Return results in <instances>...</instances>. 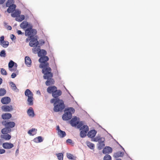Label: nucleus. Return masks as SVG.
Segmentation results:
<instances>
[{"mask_svg":"<svg viewBox=\"0 0 160 160\" xmlns=\"http://www.w3.org/2000/svg\"><path fill=\"white\" fill-rule=\"evenodd\" d=\"M72 141L71 139H68L66 141V142L67 143H72Z\"/></svg>","mask_w":160,"mask_h":160,"instance_id":"54","label":"nucleus"},{"mask_svg":"<svg viewBox=\"0 0 160 160\" xmlns=\"http://www.w3.org/2000/svg\"><path fill=\"white\" fill-rule=\"evenodd\" d=\"M83 126V123L82 122H78V124H77L76 126L77 128H79L80 129V128H82Z\"/></svg>","mask_w":160,"mask_h":160,"instance_id":"40","label":"nucleus"},{"mask_svg":"<svg viewBox=\"0 0 160 160\" xmlns=\"http://www.w3.org/2000/svg\"><path fill=\"white\" fill-rule=\"evenodd\" d=\"M57 130L58 131V132H59V131L60 130H61L60 128H59V127L58 126L57 127Z\"/></svg>","mask_w":160,"mask_h":160,"instance_id":"57","label":"nucleus"},{"mask_svg":"<svg viewBox=\"0 0 160 160\" xmlns=\"http://www.w3.org/2000/svg\"><path fill=\"white\" fill-rule=\"evenodd\" d=\"M57 89V87L55 86H53L48 87L47 89V91L49 93H52H52Z\"/></svg>","mask_w":160,"mask_h":160,"instance_id":"14","label":"nucleus"},{"mask_svg":"<svg viewBox=\"0 0 160 160\" xmlns=\"http://www.w3.org/2000/svg\"><path fill=\"white\" fill-rule=\"evenodd\" d=\"M10 85L12 89L14 90H16L17 88L15 84L13 82H10Z\"/></svg>","mask_w":160,"mask_h":160,"instance_id":"39","label":"nucleus"},{"mask_svg":"<svg viewBox=\"0 0 160 160\" xmlns=\"http://www.w3.org/2000/svg\"><path fill=\"white\" fill-rule=\"evenodd\" d=\"M37 94H39V95H41V93H40V91H37Z\"/></svg>","mask_w":160,"mask_h":160,"instance_id":"59","label":"nucleus"},{"mask_svg":"<svg viewBox=\"0 0 160 160\" xmlns=\"http://www.w3.org/2000/svg\"><path fill=\"white\" fill-rule=\"evenodd\" d=\"M6 0H0V4H3L5 1Z\"/></svg>","mask_w":160,"mask_h":160,"instance_id":"56","label":"nucleus"},{"mask_svg":"<svg viewBox=\"0 0 160 160\" xmlns=\"http://www.w3.org/2000/svg\"><path fill=\"white\" fill-rule=\"evenodd\" d=\"M105 146V144L104 143L103 141H101L99 142V145L98 146V148L100 150L102 149Z\"/></svg>","mask_w":160,"mask_h":160,"instance_id":"35","label":"nucleus"},{"mask_svg":"<svg viewBox=\"0 0 160 160\" xmlns=\"http://www.w3.org/2000/svg\"><path fill=\"white\" fill-rule=\"evenodd\" d=\"M31 40L29 43V45L31 47H34L38 44V42L36 38L32 37L31 38Z\"/></svg>","mask_w":160,"mask_h":160,"instance_id":"10","label":"nucleus"},{"mask_svg":"<svg viewBox=\"0 0 160 160\" xmlns=\"http://www.w3.org/2000/svg\"><path fill=\"white\" fill-rule=\"evenodd\" d=\"M47 54V52L43 49L40 50L38 53L39 57L45 56Z\"/></svg>","mask_w":160,"mask_h":160,"instance_id":"25","label":"nucleus"},{"mask_svg":"<svg viewBox=\"0 0 160 160\" xmlns=\"http://www.w3.org/2000/svg\"><path fill=\"white\" fill-rule=\"evenodd\" d=\"M20 27L22 28L25 29L30 27V26L27 22L24 21L21 23Z\"/></svg>","mask_w":160,"mask_h":160,"instance_id":"21","label":"nucleus"},{"mask_svg":"<svg viewBox=\"0 0 160 160\" xmlns=\"http://www.w3.org/2000/svg\"><path fill=\"white\" fill-rule=\"evenodd\" d=\"M25 18V16L24 15L20 14L15 18L16 21L21 22Z\"/></svg>","mask_w":160,"mask_h":160,"instance_id":"28","label":"nucleus"},{"mask_svg":"<svg viewBox=\"0 0 160 160\" xmlns=\"http://www.w3.org/2000/svg\"><path fill=\"white\" fill-rule=\"evenodd\" d=\"M78 121H77V118L76 117L72 118L71 120L70 123L72 127H76L77 124H78Z\"/></svg>","mask_w":160,"mask_h":160,"instance_id":"16","label":"nucleus"},{"mask_svg":"<svg viewBox=\"0 0 160 160\" xmlns=\"http://www.w3.org/2000/svg\"><path fill=\"white\" fill-rule=\"evenodd\" d=\"M54 111L55 112L62 111L65 108V105L62 100L56 99V100L54 103Z\"/></svg>","mask_w":160,"mask_h":160,"instance_id":"2","label":"nucleus"},{"mask_svg":"<svg viewBox=\"0 0 160 160\" xmlns=\"http://www.w3.org/2000/svg\"><path fill=\"white\" fill-rule=\"evenodd\" d=\"M56 155L59 160H63V154L62 153L56 154Z\"/></svg>","mask_w":160,"mask_h":160,"instance_id":"34","label":"nucleus"},{"mask_svg":"<svg viewBox=\"0 0 160 160\" xmlns=\"http://www.w3.org/2000/svg\"><path fill=\"white\" fill-rule=\"evenodd\" d=\"M14 0H8L7 1V2L6 3V6L7 7H8L9 6H7V3H8V4L9 5L11 6V5H13V4H14Z\"/></svg>","mask_w":160,"mask_h":160,"instance_id":"37","label":"nucleus"},{"mask_svg":"<svg viewBox=\"0 0 160 160\" xmlns=\"http://www.w3.org/2000/svg\"><path fill=\"white\" fill-rule=\"evenodd\" d=\"M14 62L12 61H11L8 63V67L9 68H12L14 66Z\"/></svg>","mask_w":160,"mask_h":160,"instance_id":"43","label":"nucleus"},{"mask_svg":"<svg viewBox=\"0 0 160 160\" xmlns=\"http://www.w3.org/2000/svg\"><path fill=\"white\" fill-rule=\"evenodd\" d=\"M2 46L4 48L7 47L9 45V42L8 41H4L3 42L1 43Z\"/></svg>","mask_w":160,"mask_h":160,"instance_id":"38","label":"nucleus"},{"mask_svg":"<svg viewBox=\"0 0 160 160\" xmlns=\"http://www.w3.org/2000/svg\"><path fill=\"white\" fill-rule=\"evenodd\" d=\"M2 124L3 126L7 128H13L15 125V123L13 122H7L6 120H3L2 122Z\"/></svg>","mask_w":160,"mask_h":160,"instance_id":"8","label":"nucleus"},{"mask_svg":"<svg viewBox=\"0 0 160 160\" xmlns=\"http://www.w3.org/2000/svg\"><path fill=\"white\" fill-rule=\"evenodd\" d=\"M16 76V74L15 73H13L11 75V77L12 78H14Z\"/></svg>","mask_w":160,"mask_h":160,"instance_id":"51","label":"nucleus"},{"mask_svg":"<svg viewBox=\"0 0 160 160\" xmlns=\"http://www.w3.org/2000/svg\"><path fill=\"white\" fill-rule=\"evenodd\" d=\"M16 69H17L16 67H15V68H10V69H9L10 71L12 72L15 71L16 70Z\"/></svg>","mask_w":160,"mask_h":160,"instance_id":"53","label":"nucleus"},{"mask_svg":"<svg viewBox=\"0 0 160 160\" xmlns=\"http://www.w3.org/2000/svg\"><path fill=\"white\" fill-rule=\"evenodd\" d=\"M66 112L63 114L62 119L63 120L67 121L71 119L72 117V114L75 112L74 109L72 107L68 108L66 109Z\"/></svg>","mask_w":160,"mask_h":160,"instance_id":"4","label":"nucleus"},{"mask_svg":"<svg viewBox=\"0 0 160 160\" xmlns=\"http://www.w3.org/2000/svg\"><path fill=\"white\" fill-rule=\"evenodd\" d=\"M6 55L5 51L4 50L1 51L0 52V56L1 57H5L6 56Z\"/></svg>","mask_w":160,"mask_h":160,"instance_id":"42","label":"nucleus"},{"mask_svg":"<svg viewBox=\"0 0 160 160\" xmlns=\"http://www.w3.org/2000/svg\"><path fill=\"white\" fill-rule=\"evenodd\" d=\"M2 146L5 149H10L13 148L14 145L10 142H6L2 144Z\"/></svg>","mask_w":160,"mask_h":160,"instance_id":"11","label":"nucleus"},{"mask_svg":"<svg viewBox=\"0 0 160 160\" xmlns=\"http://www.w3.org/2000/svg\"><path fill=\"white\" fill-rule=\"evenodd\" d=\"M17 33L18 35H20V34H24L23 32H22L21 31L19 30H17Z\"/></svg>","mask_w":160,"mask_h":160,"instance_id":"50","label":"nucleus"},{"mask_svg":"<svg viewBox=\"0 0 160 160\" xmlns=\"http://www.w3.org/2000/svg\"><path fill=\"white\" fill-rule=\"evenodd\" d=\"M12 115L10 113H5L2 114V118L4 120L9 119L12 117Z\"/></svg>","mask_w":160,"mask_h":160,"instance_id":"18","label":"nucleus"},{"mask_svg":"<svg viewBox=\"0 0 160 160\" xmlns=\"http://www.w3.org/2000/svg\"><path fill=\"white\" fill-rule=\"evenodd\" d=\"M103 160H111V157L110 155H106L104 157Z\"/></svg>","mask_w":160,"mask_h":160,"instance_id":"41","label":"nucleus"},{"mask_svg":"<svg viewBox=\"0 0 160 160\" xmlns=\"http://www.w3.org/2000/svg\"><path fill=\"white\" fill-rule=\"evenodd\" d=\"M5 152V150L4 149H0V154L4 153Z\"/></svg>","mask_w":160,"mask_h":160,"instance_id":"49","label":"nucleus"},{"mask_svg":"<svg viewBox=\"0 0 160 160\" xmlns=\"http://www.w3.org/2000/svg\"><path fill=\"white\" fill-rule=\"evenodd\" d=\"M1 73L3 75H7V73L6 70L3 68H1Z\"/></svg>","mask_w":160,"mask_h":160,"instance_id":"44","label":"nucleus"},{"mask_svg":"<svg viewBox=\"0 0 160 160\" xmlns=\"http://www.w3.org/2000/svg\"><path fill=\"white\" fill-rule=\"evenodd\" d=\"M32 49V52L33 53L36 54L38 53L39 51L40 50V47L39 46L36 45Z\"/></svg>","mask_w":160,"mask_h":160,"instance_id":"29","label":"nucleus"},{"mask_svg":"<svg viewBox=\"0 0 160 160\" xmlns=\"http://www.w3.org/2000/svg\"><path fill=\"white\" fill-rule=\"evenodd\" d=\"M1 109L2 111L5 112H9L13 110V108L11 105H3L2 106Z\"/></svg>","mask_w":160,"mask_h":160,"instance_id":"9","label":"nucleus"},{"mask_svg":"<svg viewBox=\"0 0 160 160\" xmlns=\"http://www.w3.org/2000/svg\"><path fill=\"white\" fill-rule=\"evenodd\" d=\"M4 37L3 36H2L0 37V42L1 43L4 41Z\"/></svg>","mask_w":160,"mask_h":160,"instance_id":"52","label":"nucleus"},{"mask_svg":"<svg viewBox=\"0 0 160 160\" xmlns=\"http://www.w3.org/2000/svg\"><path fill=\"white\" fill-rule=\"evenodd\" d=\"M21 12L20 11L16 10L11 14V16L13 18L17 17L21 14Z\"/></svg>","mask_w":160,"mask_h":160,"instance_id":"26","label":"nucleus"},{"mask_svg":"<svg viewBox=\"0 0 160 160\" xmlns=\"http://www.w3.org/2000/svg\"><path fill=\"white\" fill-rule=\"evenodd\" d=\"M4 26L6 27L7 29L8 30H11L12 29V27L8 25L7 26V23L6 22H4Z\"/></svg>","mask_w":160,"mask_h":160,"instance_id":"46","label":"nucleus"},{"mask_svg":"<svg viewBox=\"0 0 160 160\" xmlns=\"http://www.w3.org/2000/svg\"><path fill=\"white\" fill-rule=\"evenodd\" d=\"M25 64L27 65V66L29 67L30 66L31 63V60L29 57L26 56L25 58Z\"/></svg>","mask_w":160,"mask_h":160,"instance_id":"23","label":"nucleus"},{"mask_svg":"<svg viewBox=\"0 0 160 160\" xmlns=\"http://www.w3.org/2000/svg\"><path fill=\"white\" fill-rule=\"evenodd\" d=\"M58 135L61 138H63L66 135V133L64 131L60 130L59 132H58Z\"/></svg>","mask_w":160,"mask_h":160,"instance_id":"31","label":"nucleus"},{"mask_svg":"<svg viewBox=\"0 0 160 160\" xmlns=\"http://www.w3.org/2000/svg\"><path fill=\"white\" fill-rule=\"evenodd\" d=\"M56 99H52L50 100V102L51 103H53L54 102V103L55 102V101H56Z\"/></svg>","mask_w":160,"mask_h":160,"instance_id":"55","label":"nucleus"},{"mask_svg":"<svg viewBox=\"0 0 160 160\" xmlns=\"http://www.w3.org/2000/svg\"><path fill=\"white\" fill-rule=\"evenodd\" d=\"M8 3H7V6H9L7 10V11L8 12L10 13L13 12L15 10L16 6L14 4L13 5L10 6L8 4Z\"/></svg>","mask_w":160,"mask_h":160,"instance_id":"13","label":"nucleus"},{"mask_svg":"<svg viewBox=\"0 0 160 160\" xmlns=\"http://www.w3.org/2000/svg\"><path fill=\"white\" fill-rule=\"evenodd\" d=\"M27 113L30 117H33L34 116V111L31 107L28 110Z\"/></svg>","mask_w":160,"mask_h":160,"instance_id":"24","label":"nucleus"},{"mask_svg":"<svg viewBox=\"0 0 160 160\" xmlns=\"http://www.w3.org/2000/svg\"><path fill=\"white\" fill-rule=\"evenodd\" d=\"M88 127L87 125L83 126L80 129L81 132H80V136L82 138H84L86 136V134L88 131Z\"/></svg>","mask_w":160,"mask_h":160,"instance_id":"7","label":"nucleus"},{"mask_svg":"<svg viewBox=\"0 0 160 160\" xmlns=\"http://www.w3.org/2000/svg\"><path fill=\"white\" fill-rule=\"evenodd\" d=\"M11 136L8 134H4L1 135L0 136V138L3 139L5 140H9L11 138Z\"/></svg>","mask_w":160,"mask_h":160,"instance_id":"22","label":"nucleus"},{"mask_svg":"<svg viewBox=\"0 0 160 160\" xmlns=\"http://www.w3.org/2000/svg\"><path fill=\"white\" fill-rule=\"evenodd\" d=\"M67 158L70 159H74V156L72 155L70 153H68L67 154Z\"/></svg>","mask_w":160,"mask_h":160,"instance_id":"45","label":"nucleus"},{"mask_svg":"<svg viewBox=\"0 0 160 160\" xmlns=\"http://www.w3.org/2000/svg\"><path fill=\"white\" fill-rule=\"evenodd\" d=\"M34 140L35 142H42L43 141V139L41 137L39 136L35 138Z\"/></svg>","mask_w":160,"mask_h":160,"instance_id":"33","label":"nucleus"},{"mask_svg":"<svg viewBox=\"0 0 160 160\" xmlns=\"http://www.w3.org/2000/svg\"><path fill=\"white\" fill-rule=\"evenodd\" d=\"M118 160H121V159H119Z\"/></svg>","mask_w":160,"mask_h":160,"instance_id":"63","label":"nucleus"},{"mask_svg":"<svg viewBox=\"0 0 160 160\" xmlns=\"http://www.w3.org/2000/svg\"><path fill=\"white\" fill-rule=\"evenodd\" d=\"M18 149H17L16 151V152H18Z\"/></svg>","mask_w":160,"mask_h":160,"instance_id":"62","label":"nucleus"},{"mask_svg":"<svg viewBox=\"0 0 160 160\" xmlns=\"http://www.w3.org/2000/svg\"><path fill=\"white\" fill-rule=\"evenodd\" d=\"M25 94L26 96L28 97V104L29 105H33V94L29 89H27L25 92Z\"/></svg>","mask_w":160,"mask_h":160,"instance_id":"5","label":"nucleus"},{"mask_svg":"<svg viewBox=\"0 0 160 160\" xmlns=\"http://www.w3.org/2000/svg\"><path fill=\"white\" fill-rule=\"evenodd\" d=\"M10 38L13 41L16 39V37L13 34H11V35Z\"/></svg>","mask_w":160,"mask_h":160,"instance_id":"47","label":"nucleus"},{"mask_svg":"<svg viewBox=\"0 0 160 160\" xmlns=\"http://www.w3.org/2000/svg\"><path fill=\"white\" fill-rule=\"evenodd\" d=\"M11 102L10 98L8 97H5L2 98L1 99V102L4 104H8Z\"/></svg>","mask_w":160,"mask_h":160,"instance_id":"12","label":"nucleus"},{"mask_svg":"<svg viewBox=\"0 0 160 160\" xmlns=\"http://www.w3.org/2000/svg\"><path fill=\"white\" fill-rule=\"evenodd\" d=\"M31 38H27L26 39V41L27 42H28L31 39Z\"/></svg>","mask_w":160,"mask_h":160,"instance_id":"58","label":"nucleus"},{"mask_svg":"<svg viewBox=\"0 0 160 160\" xmlns=\"http://www.w3.org/2000/svg\"><path fill=\"white\" fill-rule=\"evenodd\" d=\"M96 133L97 132L95 130H92L88 132V136L90 138H92L95 136Z\"/></svg>","mask_w":160,"mask_h":160,"instance_id":"19","label":"nucleus"},{"mask_svg":"<svg viewBox=\"0 0 160 160\" xmlns=\"http://www.w3.org/2000/svg\"><path fill=\"white\" fill-rule=\"evenodd\" d=\"M11 131V130L10 128H7V127H6L2 129L1 132L3 134H8V133H10Z\"/></svg>","mask_w":160,"mask_h":160,"instance_id":"20","label":"nucleus"},{"mask_svg":"<svg viewBox=\"0 0 160 160\" xmlns=\"http://www.w3.org/2000/svg\"><path fill=\"white\" fill-rule=\"evenodd\" d=\"M37 129L35 128H32L28 132V133L30 135H33L35 134L37 132Z\"/></svg>","mask_w":160,"mask_h":160,"instance_id":"32","label":"nucleus"},{"mask_svg":"<svg viewBox=\"0 0 160 160\" xmlns=\"http://www.w3.org/2000/svg\"><path fill=\"white\" fill-rule=\"evenodd\" d=\"M62 94V92L60 90L57 89L52 93V96L55 98H56L60 96Z\"/></svg>","mask_w":160,"mask_h":160,"instance_id":"17","label":"nucleus"},{"mask_svg":"<svg viewBox=\"0 0 160 160\" xmlns=\"http://www.w3.org/2000/svg\"><path fill=\"white\" fill-rule=\"evenodd\" d=\"M123 155V153L119 151L115 153L114 154V156L115 158H118L121 157H122Z\"/></svg>","mask_w":160,"mask_h":160,"instance_id":"30","label":"nucleus"},{"mask_svg":"<svg viewBox=\"0 0 160 160\" xmlns=\"http://www.w3.org/2000/svg\"><path fill=\"white\" fill-rule=\"evenodd\" d=\"M40 57L41 58L39 59V62L41 63L39 65V68H42V69L50 68L49 66L48 63L47 62L49 60L48 57L45 56Z\"/></svg>","mask_w":160,"mask_h":160,"instance_id":"3","label":"nucleus"},{"mask_svg":"<svg viewBox=\"0 0 160 160\" xmlns=\"http://www.w3.org/2000/svg\"><path fill=\"white\" fill-rule=\"evenodd\" d=\"M37 33V31L32 28V26H30L25 31V35L26 36H28L30 38L34 37Z\"/></svg>","mask_w":160,"mask_h":160,"instance_id":"6","label":"nucleus"},{"mask_svg":"<svg viewBox=\"0 0 160 160\" xmlns=\"http://www.w3.org/2000/svg\"><path fill=\"white\" fill-rule=\"evenodd\" d=\"M2 79L0 78V85L2 83Z\"/></svg>","mask_w":160,"mask_h":160,"instance_id":"60","label":"nucleus"},{"mask_svg":"<svg viewBox=\"0 0 160 160\" xmlns=\"http://www.w3.org/2000/svg\"><path fill=\"white\" fill-rule=\"evenodd\" d=\"M6 91L4 88H0V96L4 95L6 93Z\"/></svg>","mask_w":160,"mask_h":160,"instance_id":"36","label":"nucleus"},{"mask_svg":"<svg viewBox=\"0 0 160 160\" xmlns=\"http://www.w3.org/2000/svg\"><path fill=\"white\" fill-rule=\"evenodd\" d=\"M86 144L88 147L91 149L93 150L94 149L95 145L93 143L89 141H87L86 142Z\"/></svg>","mask_w":160,"mask_h":160,"instance_id":"27","label":"nucleus"},{"mask_svg":"<svg viewBox=\"0 0 160 160\" xmlns=\"http://www.w3.org/2000/svg\"><path fill=\"white\" fill-rule=\"evenodd\" d=\"M112 148L109 147H106L103 150L102 152L104 154L110 153L112 152Z\"/></svg>","mask_w":160,"mask_h":160,"instance_id":"15","label":"nucleus"},{"mask_svg":"<svg viewBox=\"0 0 160 160\" xmlns=\"http://www.w3.org/2000/svg\"><path fill=\"white\" fill-rule=\"evenodd\" d=\"M2 144V142L1 140L0 139V145H1Z\"/></svg>","mask_w":160,"mask_h":160,"instance_id":"61","label":"nucleus"},{"mask_svg":"<svg viewBox=\"0 0 160 160\" xmlns=\"http://www.w3.org/2000/svg\"><path fill=\"white\" fill-rule=\"evenodd\" d=\"M51 71V68H44L42 70V72L44 74L43 76L44 79H48L45 82L46 85L48 86L53 84L54 83V80L52 79L53 74Z\"/></svg>","mask_w":160,"mask_h":160,"instance_id":"1","label":"nucleus"},{"mask_svg":"<svg viewBox=\"0 0 160 160\" xmlns=\"http://www.w3.org/2000/svg\"><path fill=\"white\" fill-rule=\"evenodd\" d=\"M101 139V138L97 137L94 138V141L96 142V141H99Z\"/></svg>","mask_w":160,"mask_h":160,"instance_id":"48","label":"nucleus"}]
</instances>
